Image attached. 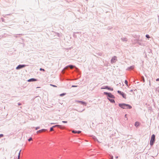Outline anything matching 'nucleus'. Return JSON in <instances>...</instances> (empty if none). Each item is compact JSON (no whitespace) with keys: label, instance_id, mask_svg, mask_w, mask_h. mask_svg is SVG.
I'll list each match as a JSON object with an SVG mask.
<instances>
[{"label":"nucleus","instance_id":"1","mask_svg":"<svg viewBox=\"0 0 159 159\" xmlns=\"http://www.w3.org/2000/svg\"><path fill=\"white\" fill-rule=\"evenodd\" d=\"M119 106L120 107L123 109H131L132 108L130 105L125 103L119 104Z\"/></svg>","mask_w":159,"mask_h":159},{"label":"nucleus","instance_id":"2","mask_svg":"<svg viewBox=\"0 0 159 159\" xmlns=\"http://www.w3.org/2000/svg\"><path fill=\"white\" fill-rule=\"evenodd\" d=\"M155 135L154 134H152L151 138V139L150 142V144L151 146L152 145L155 141Z\"/></svg>","mask_w":159,"mask_h":159},{"label":"nucleus","instance_id":"3","mask_svg":"<svg viewBox=\"0 0 159 159\" xmlns=\"http://www.w3.org/2000/svg\"><path fill=\"white\" fill-rule=\"evenodd\" d=\"M104 93L107 95L108 96L111 98H114V96L112 94L110 93L104 92Z\"/></svg>","mask_w":159,"mask_h":159},{"label":"nucleus","instance_id":"4","mask_svg":"<svg viewBox=\"0 0 159 159\" xmlns=\"http://www.w3.org/2000/svg\"><path fill=\"white\" fill-rule=\"evenodd\" d=\"M118 93L122 95V97L124 98H126V95L123 92H121V91H118Z\"/></svg>","mask_w":159,"mask_h":159},{"label":"nucleus","instance_id":"5","mask_svg":"<svg viewBox=\"0 0 159 159\" xmlns=\"http://www.w3.org/2000/svg\"><path fill=\"white\" fill-rule=\"evenodd\" d=\"M117 60V58L116 57H114L112 58L111 60V62L112 63H115L116 61Z\"/></svg>","mask_w":159,"mask_h":159},{"label":"nucleus","instance_id":"6","mask_svg":"<svg viewBox=\"0 0 159 159\" xmlns=\"http://www.w3.org/2000/svg\"><path fill=\"white\" fill-rule=\"evenodd\" d=\"M25 66V65H19L18 66H17L16 68V69L17 70L20 69L24 67Z\"/></svg>","mask_w":159,"mask_h":159},{"label":"nucleus","instance_id":"7","mask_svg":"<svg viewBox=\"0 0 159 159\" xmlns=\"http://www.w3.org/2000/svg\"><path fill=\"white\" fill-rule=\"evenodd\" d=\"M58 127L61 129H63L64 128V127H62L61 125H56L53 126V127Z\"/></svg>","mask_w":159,"mask_h":159},{"label":"nucleus","instance_id":"8","mask_svg":"<svg viewBox=\"0 0 159 159\" xmlns=\"http://www.w3.org/2000/svg\"><path fill=\"white\" fill-rule=\"evenodd\" d=\"M37 80L36 79H34V78H32L30 79H29L28 80V82H31V81H36Z\"/></svg>","mask_w":159,"mask_h":159},{"label":"nucleus","instance_id":"9","mask_svg":"<svg viewBox=\"0 0 159 159\" xmlns=\"http://www.w3.org/2000/svg\"><path fill=\"white\" fill-rule=\"evenodd\" d=\"M140 124V123L139 122H136L135 123V126L137 127Z\"/></svg>","mask_w":159,"mask_h":159},{"label":"nucleus","instance_id":"10","mask_svg":"<svg viewBox=\"0 0 159 159\" xmlns=\"http://www.w3.org/2000/svg\"><path fill=\"white\" fill-rule=\"evenodd\" d=\"M45 130L44 129H41V130L38 131L37 132V133H39V132H43V131H44Z\"/></svg>","mask_w":159,"mask_h":159},{"label":"nucleus","instance_id":"11","mask_svg":"<svg viewBox=\"0 0 159 159\" xmlns=\"http://www.w3.org/2000/svg\"><path fill=\"white\" fill-rule=\"evenodd\" d=\"M108 87V86H106L104 88L102 87L101 88V89H107Z\"/></svg>","mask_w":159,"mask_h":159},{"label":"nucleus","instance_id":"12","mask_svg":"<svg viewBox=\"0 0 159 159\" xmlns=\"http://www.w3.org/2000/svg\"><path fill=\"white\" fill-rule=\"evenodd\" d=\"M20 152H21V150L20 151V152H19V153L18 155V159H20Z\"/></svg>","mask_w":159,"mask_h":159},{"label":"nucleus","instance_id":"13","mask_svg":"<svg viewBox=\"0 0 159 159\" xmlns=\"http://www.w3.org/2000/svg\"><path fill=\"white\" fill-rule=\"evenodd\" d=\"M108 89L109 90H111V91H113V89L112 88H109V87H108Z\"/></svg>","mask_w":159,"mask_h":159},{"label":"nucleus","instance_id":"14","mask_svg":"<svg viewBox=\"0 0 159 159\" xmlns=\"http://www.w3.org/2000/svg\"><path fill=\"white\" fill-rule=\"evenodd\" d=\"M79 102H80L82 104H86V103L84 102H82V101H79Z\"/></svg>","mask_w":159,"mask_h":159},{"label":"nucleus","instance_id":"15","mask_svg":"<svg viewBox=\"0 0 159 159\" xmlns=\"http://www.w3.org/2000/svg\"><path fill=\"white\" fill-rule=\"evenodd\" d=\"M69 67L71 69H72L74 67V66L72 65H70V66H69Z\"/></svg>","mask_w":159,"mask_h":159},{"label":"nucleus","instance_id":"16","mask_svg":"<svg viewBox=\"0 0 159 159\" xmlns=\"http://www.w3.org/2000/svg\"><path fill=\"white\" fill-rule=\"evenodd\" d=\"M125 83L127 85H128V81L127 80H125Z\"/></svg>","mask_w":159,"mask_h":159},{"label":"nucleus","instance_id":"17","mask_svg":"<svg viewBox=\"0 0 159 159\" xmlns=\"http://www.w3.org/2000/svg\"><path fill=\"white\" fill-rule=\"evenodd\" d=\"M32 140V138H29V139H28V141H30Z\"/></svg>","mask_w":159,"mask_h":159},{"label":"nucleus","instance_id":"18","mask_svg":"<svg viewBox=\"0 0 159 159\" xmlns=\"http://www.w3.org/2000/svg\"><path fill=\"white\" fill-rule=\"evenodd\" d=\"M146 36L147 38H150V37H149V36L148 35V34H147L146 35Z\"/></svg>","mask_w":159,"mask_h":159},{"label":"nucleus","instance_id":"19","mask_svg":"<svg viewBox=\"0 0 159 159\" xmlns=\"http://www.w3.org/2000/svg\"><path fill=\"white\" fill-rule=\"evenodd\" d=\"M40 70H41V71L42 70V71H45V70L44 69H42L41 68L40 69Z\"/></svg>","mask_w":159,"mask_h":159},{"label":"nucleus","instance_id":"20","mask_svg":"<svg viewBox=\"0 0 159 159\" xmlns=\"http://www.w3.org/2000/svg\"><path fill=\"white\" fill-rule=\"evenodd\" d=\"M72 132L73 133H77V131H75L74 130H73L72 131Z\"/></svg>","mask_w":159,"mask_h":159},{"label":"nucleus","instance_id":"21","mask_svg":"<svg viewBox=\"0 0 159 159\" xmlns=\"http://www.w3.org/2000/svg\"><path fill=\"white\" fill-rule=\"evenodd\" d=\"M53 127H51V128H50V131H53Z\"/></svg>","mask_w":159,"mask_h":159},{"label":"nucleus","instance_id":"22","mask_svg":"<svg viewBox=\"0 0 159 159\" xmlns=\"http://www.w3.org/2000/svg\"><path fill=\"white\" fill-rule=\"evenodd\" d=\"M62 122L63 123H67V121H62Z\"/></svg>","mask_w":159,"mask_h":159},{"label":"nucleus","instance_id":"23","mask_svg":"<svg viewBox=\"0 0 159 159\" xmlns=\"http://www.w3.org/2000/svg\"><path fill=\"white\" fill-rule=\"evenodd\" d=\"M81 132V131H77V133L78 134H80Z\"/></svg>","mask_w":159,"mask_h":159},{"label":"nucleus","instance_id":"24","mask_svg":"<svg viewBox=\"0 0 159 159\" xmlns=\"http://www.w3.org/2000/svg\"><path fill=\"white\" fill-rule=\"evenodd\" d=\"M50 85L52 86L53 87H57V86H56L55 85H52V84H50Z\"/></svg>","mask_w":159,"mask_h":159},{"label":"nucleus","instance_id":"25","mask_svg":"<svg viewBox=\"0 0 159 159\" xmlns=\"http://www.w3.org/2000/svg\"><path fill=\"white\" fill-rule=\"evenodd\" d=\"M3 136V135L2 134H0V138H1Z\"/></svg>","mask_w":159,"mask_h":159},{"label":"nucleus","instance_id":"26","mask_svg":"<svg viewBox=\"0 0 159 159\" xmlns=\"http://www.w3.org/2000/svg\"><path fill=\"white\" fill-rule=\"evenodd\" d=\"M156 81H159V78L157 79L156 80Z\"/></svg>","mask_w":159,"mask_h":159},{"label":"nucleus","instance_id":"27","mask_svg":"<svg viewBox=\"0 0 159 159\" xmlns=\"http://www.w3.org/2000/svg\"><path fill=\"white\" fill-rule=\"evenodd\" d=\"M77 86L72 85V87H76Z\"/></svg>","mask_w":159,"mask_h":159},{"label":"nucleus","instance_id":"28","mask_svg":"<svg viewBox=\"0 0 159 159\" xmlns=\"http://www.w3.org/2000/svg\"><path fill=\"white\" fill-rule=\"evenodd\" d=\"M39 128V127H37L35 129H36V130H37Z\"/></svg>","mask_w":159,"mask_h":159},{"label":"nucleus","instance_id":"29","mask_svg":"<svg viewBox=\"0 0 159 159\" xmlns=\"http://www.w3.org/2000/svg\"><path fill=\"white\" fill-rule=\"evenodd\" d=\"M125 118H127V115H126V114L125 115Z\"/></svg>","mask_w":159,"mask_h":159},{"label":"nucleus","instance_id":"30","mask_svg":"<svg viewBox=\"0 0 159 159\" xmlns=\"http://www.w3.org/2000/svg\"><path fill=\"white\" fill-rule=\"evenodd\" d=\"M143 82H144V78L143 77Z\"/></svg>","mask_w":159,"mask_h":159},{"label":"nucleus","instance_id":"31","mask_svg":"<svg viewBox=\"0 0 159 159\" xmlns=\"http://www.w3.org/2000/svg\"><path fill=\"white\" fill-rule=\"evenodd\" d=\"M55 123H51V124H54Z\"/></svg>","mask_w":159,"mask_h":159},{"label":"nucleus","instance_id":"32","mask_svg":"<svg viewBox=\"0 0 159 159\" xmlns=\"http://www.w3.org/2000/svg\"><path fill=\"white\" fill-rule=\"evenodd\" d=\"M64 95V94H61V95Z\"/></svg>","mask_w":159,"mask_h":159},{"label":"nucleus","instance_id":"33","mask_svg":"<svg viewBox=\"0 0 159 159\" xmlns=\"http://www.w3.org/2000/svg\"><path fill=\"white\" fill-rule=\"evenodd\" d=\"M18 105H20V104H18Z\"/></svg>","mask_w":159,"mask_h":159},{"label":"nucleus","instance_id":"34","mask_svg":"<svg viewBox=\"0 0 159 159\" xmlns=\"http://www.w3.org/2000/svg\"><path fill=\"white\" fill-rule=\"evenodd\" d=\"M113 157H112L111 159H113Z\"/></svg>","mask_w":159,"mask_h":159},{"label":"nucleus","instance_id":"35","mask_svg":"<svg viewBox=\"0 0 159 159\" xmlns=\"http://www.w3.org/2000/svg\"><path fill=\"white\" fill-rule=\"evenodd\" d=\"M113 102H114V100H113Z\"/></svg>","mask_w":159,"mask_h":159}]
</instances>
